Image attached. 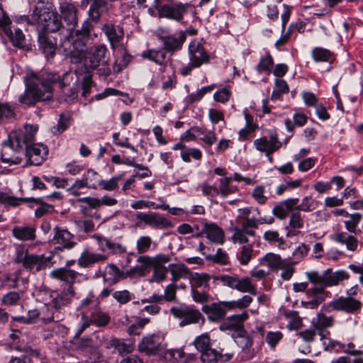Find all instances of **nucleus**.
I'll return each instance as SVG.
<instances>
[{"instance_id": "29", "label": "nucleus", "mask_w": 363, "mask_h": 363, "mask_svg": "<svg viewBox=\"0 0 363 363\" xmlns=\"http://www.w3.org/2000/svg\"><path fill=\"white\" fill-rule=\"evenodd\" d=\"M100 307L99 298L93 291H90L86 297L83 298L77 306V311L80 313L91 314L95 311L96 308Z\"/></svg>"}, {"instance_id": "32", "label": "nucleus", "mask_w": 363, "mask_h": 363, "mask_svg": "<svg viewBox=\"0 0 363 363\" xmlns=\"http://www.w3.org/2000/svg\"><path fill=\"white\" fill-rule=\"evenodd\" d=\"M106 348L113 347L120 354L125 355L130 353L134 349V343L131 340H121L116 337H111L105 346Z\"/></svg>"}, {"instance_id": "17", "label": "nucleus", "mask_w": 363, "mask_h": 363, "mask_svg": "<svg viewBox=\"0 0 363 363\" xmlns=\"http://www.w3.org/2000/svg\"><path fill=\"white\" fill-rule=\"evenodd\" d=\"M189 60L197 66H201L209 61V55L202 43L193 40L189 45Z\"/></svg>"}, {"instance_id": "38", "label": "nucleus", "mask_w": 363, "mask_h": 363, "mask_svg": "<svg viewBox=\"0 0 363 363\" xmlns=\"http://www.w3.org/2000/svg\"><path fill=\"white\" fill-rule=\"evenodd\" d=\"M13 236L21 241H31L35 238V228L33 226H15L12 229Z\"/></svg>"}, {"instance_id": "8", "label": "nucleus", "mask_w": 363, "mask_h": 363, "mask_svg": "<svg viewBox=\"0 0 363 363\" xmlns=\"http://www.w3.org/2000/svg\"><path fill=\"white\" fill-rule=\"evenodd\" d=\"M172 314L181 319L179 325L183 327L190 324H196L201 320L204 322V318L201 313L196 308L189 306L174 307L171 308Z\"/></svg>"}, {"instance_id": "27", "label": "nucleus", "mask_w": 363, "mask_h": 363, "mask_svg": "<svg viewBox=\"0 0 363 363\" xmlns=\"http://www.w3.org/2000/svg\"><path fill=\"white\" fill-rule=\"evenodd\" d=\"M164 359L169 363H189L195 359L192 354H186L182 349L167 350L163 353Z\"/></svg>"}, {"instance_id": "31", "label": "nucleus", "mask_w": 363, "mask_h": 363, "mask_svg": "<svg viewBox=\"0 0 363 363\" xmlns=\"http://www.w3.org/2000/svg\"><path fill=\"white\" fill-rule=\"evenodd\" d=\"M160 338L155 335L144 337L138 345V350L147 354H156L161 351Z\"/></svg>"}, {"instance_id": "5", "label": "nucleus", "mask_w": 363, "mask_h": 363, "mask_svg": "<svg viewBox=\"0 0 363 363\" xmlns=\"http://www.w3.org/2000/svg\"><path fill=\"white\" fill-rule=\"evenodd\" d=\"M215 281H219L224 286L236 290L241 293H248L249 295L257 294V289L255 284L249 277H240L238 274H224L214 277Z\"/></svg>"}, {"instance_id": "13", "label": "nucleus", "mask_w": 363, "mask_h": 363, "mask_svg": "<svg viewBox=\"0 0 363 363\" xmlns=\"http://www.w3.org/2000/svg\"><path fill=\"white\" fill-rule=\"evenodd\" d=\"M203 235L213 244L223 245L225 242V233L215 223H204L201 231L197 232L193 237L200 238Z\"/></svg>"}, {"instance_id": "2", "label": "nucleus", "mask_w": 363, "mask_h": 363, "mask_svg": "<svg viewBox=\"0 0 363 363\" xmlns=\"http://www.w3.org/2000/svg\"><path fill=\"white\" fill-rule=\"evenodd\" d=\"M72 78V74L69 72L61 77L57 73L28 71L23 77L26 88L19 96L18 101L26 106H33L39 101H49L53 96L52 85L59 83L60 88L65 89Z\"/></svg>"}, {"instance_id": "49", "label": "nucleus", "mask_w": 363, "mask_h": 363, "mask_svg": "<svg viewBox=\"0 0 363 363\" xmlns=\"http://www.w3.org/2000/svg\"><path fill=\"white\" fill-rule=\"evenodd\" d=\"M231 240L233 242L244 244L248 242L247 236H254L255 233L253 230H245L242 227H235Z\"/></svg>"}, {"instance_id": "4", "label": "nucleus", "mask_w": 363, "mask_h": 363, "mask_svg": "<svg viewBox=\"0 0 363 363\" xmlns=\"http://www.w3.org/2000/svg\"><path fill=\"white\" fill-rule=\"evenodd\" d=\"M27 19L29 24L38 25L42 28V31L47 33H55L62 27L60 16L43 1L35 4Z\"/></svg>"}, {"instance_id": "30", "label": "nucleus", "mask_w": 363, "mask_h": 363, "mask_svg": "<svg viewBox=\"0 0 363 363\" xmlns=\"http://www.w3.org/2000/svg\"><path fill=\"white\" fill-rule=\"evenodd\" d=\"M74 235L67 230L60 229L58 227L54 228L53 240L65 249L73 248L77 242L73 240Z\"/></svg>"}, {"instance_id": "63", "label": "nucleus", "mask_w": 363, "mask_h": 363, "mask_svg": "<svg viewBox=\"0 0 363 363\" xmlns=\"http://www.w3.org/2000/svg\"><path fill=\"white\" fill-rule=\"evenodd\" d=\"M306 275L309 281L319 287L318 290H323L325 288V272L323 274H320L318 272H307Z\"/></svg>"}, {"instance_id": "23", "label": "nucleus", "mask_w": 363, "mask_h": 363, "mask_svg": "<svg viewBox=\"0 0 363 363\" xmlns=\"http://www.w3.org/2000/svg\"><path fill=\"white\" fill-rule=\"evenodd\" d=\"M138 265L128 269L129 278L142 277L145 276L153 267L151 257L141 255L137 259Z\"/></svg>"}, {"instance_id": "46", "label": "nucleus", "mask_w": 363, "mask_h": 363, "mask_svg": "<svg viewBox=\"0 0 363 363\" xmlns=\"http://www.w3.org/2000/svg\"><path fill=\"white\" fill-rule=\"evenodd\" d=\"M238 340L237 344L242 348L247 359H252L255 357V351L252 346V340L245 333L241 335H237Z\"/></svg>"}, {"instance_id": "26", "label": "nucleus", "mask_w": 363, "mask_h": 363, "mask_svg": "<svg viewBox=\"0 0 363 363\" xmlns=\"http://www.w3.org/2000/svg\"><path fill=\"white\" fill-rule=\"evenodd\" d=\"M74 290L72 285L63 289L60 293H58L55 297H52L50 301L55 310L62 311L63 307L69 306L74 297Z\"/></svg>"}, {"instance_id": "64", "label": "nucleus", "mask_w": 363, "mask_h": 363, "mask_svg": "<svg viewBox=\"0 0 363 363\" xmlns=\"http://www.w3.org/2000/svg\"><path fill=\"white\" fill-rule=\"evenodd\" d=\"M113 298L120 304L123 305L130 302L133 298L134 295L128 290L124 289L121 291H115L112 294Z\"/></svg>"}, {"instance_id": "44", "label": "nucleus", "mask_w": 363, "mask_h": 363, "mask_svg": "<svg viewBox=\"0 0 363 363\" xmlns=\"http://www.w3.org/2000/svg\"><path fill=\"white\" fill-rule=\"evenodd\" d=\"M22 199L20 201V203L24 201H33L34 203L39 205L38 207L35 211V216L37 218H41L45 215L51 213L54 211V206L50 204H48L42 201L40 199H34V198H19Z\"/></svg>"}, {"instance_id": "41", "label": "nucleus", "mask_w": 363, "mask_h": 363, "mask_svg": "<svg viewBox=\"0 0 363 363\" xmlns=\"http://www.w3.org/2000/svg\"><path fill=\"white\" fill-rule=\"evenodd\" d=\"M186 40V33L180 32L179 37L167 36L163 38L164 49L167 51L173 52L181 49L184 42Z\"/></svg>"}, {"instance_id": "36", "label": "nucleus", "mask_w": 363, "mask_h": 363, "mask_svg": "<svg viewBox=\"0 0 363 363\" xmlns=\"http://www.w3.org/2000/svg\"><path fill=\"white\" fill-rule=\"evenodd\" d=\"M252 298L250 295H244L238 300L220 301L225 313L228 311H232L235 309L242 310L246 308L252 303Z\"/></svg>"}, {"instance_id": "11", "label": "nucleus", "mask_w": 363, "mask_h": 363, "mask_svg": "<svg viewBox=\"0 0 363 363\" xmlns=\"http://www.w3.org/2000/svg\"><path fill=\"white\" fill-rule=\"evenodd\" d=\"M254 145L257 150L264 152L269 162L272 163L273 158L271 155L281 147V143L278 140L276 133H272L269 139L267 137H262L255 140Z\"/></svg>"}, {"instance_id": "56", "label": "nucleus", "mask_w": 363, "mask_h": 363, "mask_svg": "<svg viewBox=\"0 0 363 363\" xmlns=\"http://www.w3.org/2000/svg\"><path fill=\"white\" fill-rule=\"evenodd\" d=\"M316 208L315 200L310 196L303 197L300 204L296 203L294 210L308 213Z\"/></svg>"}, {"instance_id": "51", "label": "nucleus", "mask_w": 363, "mask_h": 363, "mask_svg": "<svg viewBox=\"0 0 363 363\" xmlns=\"http://www.w3.org/2000/svg\"><path fill=\"white\" fill-rule=\"evenodd\" d=\"M94 324L97 327H105L111 321V316L108 313L101 311V307L96 308L95 311L91 313Z\"/></svg>"}, {"instance_id": "24", "label": "nucleus", "mask_w": 363, "mask_h": 363, "mask_svg": "<svg viewBox=\"0 0 363 363\" xmlns=\"http://www.w3.org/2000/svg\"><path fill=\"white\" fill-rule=\"evenodd\" d=\"M303 216L299 211H293L289 215L288 225L286 226V235L288 238L297 236L301 233L300 230L304 227Z\"/></svg>"}, {"instance_id": "58", "label": "nucleus", "mask_w": 363, "mask_h": 363, "mask_svg": "<svg viewBox=\"0 0 363 363\" xmlns=\"http://www.w3.org/2000/svg\"><path fill=\"white\" fill-rule=\"evenodd\" d=\"M80 314L81 319L78 323V326L74 335L76 337H80V335L85 331V330L94 324L93 318H91V314H85L84 313Z\"/></svg>"}, {"instance_id": "35", "label": "nucleus", "mask_w": 363, "mask_h": 363, "mask_svg": "<svg viewBox=\"0 0 363 363\" xmlns=\"http://www.w3.org/2000/svg\"><path fill=\"white\" fill-rule=\"evenodd\" d=\"M202 311L208 315V319L211 321H218L223 319L225 316V313L220 301L211 305L203 306Z\"/></svg>"}, {"instance_id": "53", "label": "nucleus", "mask_w": 363, "mask_h": 363, "mask_svg": "<svg viewBox=\"0 0 363 363\" xmlns=\"http://www.w3.org/2000/svg\"><path fill=\"white\" fill-rule=\"evenodd\" d=\"M348 217H350V220L344 221L345 228L350 233H354L355 235L360 233V230H357V227L360 223L361 219L362 218V214L359 213H354L352 214H350Z\"/></svg>"}, {"instance_id": "21", "label": "nucleus", "mask_w": 363, "mask_h": 363, "mask_svg": "<svg viewBox=\"0 0 363 363\" xmlns=\"http://www.w3.org/2000/svg\"><path fill=\"white\" fill-rule=\"evenodd\" d=\"M101 30L107 37L111 48L114 50L123 38V28L119 25L108 22L102 26Z\"/></svg>"}, {"instance_id": "39", "label": "nucleus", "mask_w": 363, "mask_h": 363, "mask_svg": "<svg viewBox=\"0 0 363 363\" xmlns=\"http://www.w3.org/2000/svg\"><path fill=\"white\" fill-rule=\"evenodd\" d=\"M169 272L172 275L171 280L174 284L181 279L188 278L191 274L188 267L184 264H170Z\"/></svg>"}, {"instance_id": "19", "label": "nucleus", "mask_w": 363, "mask_h": 363, "mask_svg": "<svg viewBox=\"0 0 363 363\" xmlns=\"http://www.w3.org/2000/svg\"><path fill=\"white\" fill-rule=\"evenodd\" d=\"M29 274L24 269H18L4 275V282L9 287L18 289L28 284Z\"/></svg>"}, {"instance_id": "9", "label": "nucleus", "mask_w": 363, "mask_h": 363, "mask_svg": "<svg viewBox=\"0 0 363 363\" xmlns=\"http://www.w3.org/2000/svg\"><path fill=\"white\" fill-rule=\"evenodd\" d=\"M137 225L142 224L156 229H164L170 227L171 222L162 216L153 212H138L135 214Z\"/></svg>"}, {"instance_id": "47", "label": "nucleus", "mask_w": 363, "mask_h": 363, "mask_svg": "<svg viewBox=\"0 0 363 363\" xmlns=\"http://www.w3.org/2000/svg\"><path fill=\"white\" fill-rule=\"evenodd\" d=\"M211 276L208 274H199L197 272L191 274L190 283L191 289L209 286Z\"/></svg>"}, {"instance_id": "42", "label": "nucleus", "mask_w": 363, "mask_h": 363, "mask_svg": "<svg viewBox=\"0 0 363 363\" xmlns=\"http://www.w3.org/2000/svg\"><path fill=\"white\" fill-rule=\"evenodd\" d=\"M78 273L74 270L67 268H58L50 272L52 278L60 279L69 284L73 283L77 279Z\"/></svg>"}, {"instance_id": "54", "label": "nucleus", "mask_w": 363, "mask_h": 363, "mask_svg": "<svg viewBox=\"0 0 363 363\" xmlns=\"http://www.w3.org/2000/svg\"><path fill=\"white\" fill-rule=\"evenodd\" d=\"M142 57L148 59L157 65H162L165 60L166 53L162 50H150L141 54Z\"/></svg>"}, {"instance_id": "52", "label": "nucleus", "mask_w": 363, "mask_h": 363, "mask_svg": "<svg viewBox=\"0 0 363 363\" xmlns=\"http://www.w3.org/2000/svg\"><path fill=\"white\" fill-rule=\"evenodd\" d=\"M274 65V60L269 53H267L265 56L260 58L259 63L256 67V70L258 73H268L269 74Z\"/></svg>"}, {"instance_id": "18", "label": "nucleus", "mask_w": 363, "mask_h": 363, "mask_svg": "<svg viewBox=\"0 0 363 363\" xmlns=\"http://www.w3.org/2000/svg\"><path fill=\"white\" fill-rule=\"evenodd\" d=\"M102 277L105 283L113 285L121 280L129 278V274L128 270H121L116 264L111 263L105 267L102 272Z\"/></svg>"}, {"instance_id": "7", "label": "nucleus", "mask_w": 363, "mask_h": 363, "mask_svg": "<svg viewBox=\"0 0 363 363\" xmlns=\"http://www.w3.org/2000/svg\"><path fill=\"white\" fill-rule=\"evenodd\" d=\"M362 307V303L351 297L340 296L325 306V310L330 313L333 311H344L347 313H356Z\"/></svg>"}, {"instance_id": "15", "label": "nucleus", "mask_w": 363, "mask_h": 363, "mask_svg": "<svg viewBox=\"0 0 363 363\" xmlns=\"http://www.w3.org/2000/svg\"><path fill=\"white\" fill-rule=\"evenodd\" d=\"M191 7L189 4H174L172 5H164L159 10L160 17L173 19L178 22L183 19L184 15Z\"/></svg>"}, {"instance_id": "20", "label": "nucleus", "mask_w": 363, "mask_h": 363, "mask_svg": "<svg viewBox=\"0 0 363 363\" xmlns=\"http://www.w3.org/2000/svg\"><path fill=\"white\" fill-rule=\"evenodd\" d=\"M61 16L67 24V31L74 29L78 23L77 9L72 3L62 2L60 6Z\"/></svg>"}, {"instance_id": "10", "label": "nucleus", "mask_w": 363, "mask_h": 363, "mask_svg": "<svg viewBox=\"0 0 363 363\" xmlns=\"http://www.w3.org/2000/svg\"><path fill=\"white\" fill-rule=\"evenodd\" d=\"M71 343L76 350L89 355V359L91 362L100 361L101 357L91 338L89 337H80L74 335L71 340Z\"/></svg>"}, {"instance_id": "59", "label": "nucleus", "mask_w": 363, "mask_h": 363, "mask_svg": "<svg viewBox=\"0 0 363 363\" xmlns=\"http://www.w3.org/2000/svg\"><path fill=\"white\" fill-rule=\"evenodd\" d=\"M328 335H325V338L320 340L323 342L324 350L329 352H339L345 348V345L339 341L333 340L330 337H327Z\"/></svg>"}, {"instance_id": "28", "label": "nucleus", "mask_w": 363, "mask_h": 363, "mask_svg": "<svg viewBox=\"0 0 363 363\" xmlns=\"http://www.w3.org/2000/svg\"><path fill=\"white\" fill-rule=\"evenodd\" d=\"M56 40L48 33L40 31L38 34L39 49L46 57H52L55 54Z\"/></svg>"}, {"instance_id": "22", "label": "nucleus", "mask_w": 363, "mask_h": 363, "mask_svg": "<svg viewBox=\"0 0 363 363\" xmlns=\"http://www.w3.org/2000/svg\"><path fill=\"white\" fill-rule=\"evenodd\" d=\"M38 309L40 319L45 324L51 322H60L64 319V313L58 310H55V307L52 306L51 301L43 305Z\"/></svg>"}, {"instance_id": "34", "label": "nucleus", "mask_w": 363, "mask_h": 363, "mask_svg": "<svg viewBox=\"0 0 363 363\" xmlns=\"http://www.w3.org/2000/svg\"><path fill=\"white\" fill-rule=\"evenodd\" d=\"M107 259V257L100 253H91L84 252L78 259V265L81 267L89 268L91 267L95 263L104 262Z\"/></svg>"}, {"instance_id": "55", "label": "nucleus", "mask_w": 363, "mask_h": 363, "mask_svg": "<svg viewBox=\"0 0 363 363\" xmlns=\"http://www.w3.org/2000/svg\"><path fill=\"white\" fill-rule=\"evenodd\" d=\"M298 262H291L287 259H285L284 263L280 266L279 269L281 270L280 277L284 281H289L293 277L295 272V268L294 265Z\"/></svg>"}, {"instance_id": "50", "label": "nucleus", "mask_w": 363, "mask_h": 363, "mask_svg": "<svg viewBox=\"0 0 363 363\" xmlns=\"http://www.w3.org/2000/svg\"><path fill=\"white\" fill-rule=\"evenodd\" d=\"M7 35L9 36L11 42L13 45V46L18 48H24L26 45V38L25 35L23 33L22 30L19 28H14L13 30H9L6 31Z\"/></svg>"}, {"instance_id": "1", "label": "nucleus", "mask_w": 363, "mask_h": 363, "mask_svg": "<svg viewBox=\"0 0 363 363\" xmlns=\"http://www.w3.org/2000/svg\"><path fill=\"white\" fill-rule=\"evenodd\" d=\"M38 126L26 124L23 129L13 131L9 135L8 141L4 143L1 159L4 163L20 164L21 159L18 156H9V151L26 152L28 164L40 165L45 160L48 154V148L42 143H34L35 135Z\"/></svg>"}, {"instance_id": "48", "label": "nucleus", "mask_w": 363, "mask_h": 363, "mask_svg": "<svg viewBox=\"0 0 363 363\" xmlns=\"http://www.w3.org/2000/svg\"><path fill=\"white\" fill-rule=\"evenodd\" d=\"M89 9V16L94 22H98L101 17L100 10L106 9L107 2L106 0H91Z\"/></svg>"}, {"instance_id": "14", "label": "nucleus", "mask_w": 363, "mask_h": 363, "mask_svg": "<svg viewBox=\"0 0 363 363\" xmlns=\"http://www.w3.org/2000/svg\"><path fill=\"white\" fill-rule=\"evenodd\" d=\"M234 179L236 182H243L245 184H252L254 183L253 179L250 177H243L240 173L235 172L233 177H225L219 180V194L223 198L227 197L230 194L237 191V187L233 186L230 183Z\"/></svg>"}, {"instance_id": "45", "label": "nucleus", "mask_w": 363, "mask_h": 363, "mask_svg": "<svg viewBox=\"0 0 363 363\" xmlns=\"http://www.w3.org/2000/svg\"><path fill=\"white\" fill-rule=\"evenodd\" d=\"M285 259H282L280 255L269 252L259 259V263L266 264L273 271L279 269L280 266L284 263Z\"/></svg>"}, {"instance_id": "40", "label": "nucleus", "mask_w": 363, "mask_h": 363, "mask_svg": "<svg viewBox=\"0 0 363 363\" xmlns=\"http://www.w3.org/2000/svg\"><path fill=\"white\" fill-rule=\"evenodd\" d=\"M334 240L338 243L345 245L346 248L350 251H355L358 247L357 239L347 233L342 232L334 235Z\"/></svg>"}, {"instance_id": "62", "label": "nucleus", "mask_w": 363, "mask_h": 363, "mask_svg": "<svg viewBox=\"0 0 363 363\" xmlns=\"http://www.w3.org/2000/svg\"><path fill=\"white\" fill-rule=\"evenodd\" d=\"M311 55L315 62H327L331 57V52L325 48L316 47L312 52Z\"/></svg>"}, {"instance_id": "60", "label": "nucleus", "mask_w": 363, "mask_h": 363, "mask_svg": "<svg viewBox=\"0 0 363 363\" xmlns=\"http://www.w3.org/2000/svg\"><path fill=\"white\" fill-rule=\"evenodd\" d=\"M152 244V238L149 235L140 236L136 242L137 252L140 255L147 252Z\"/></svg>"}, {"instance_id": "16", "label": "nucleus", "mask_w": 363, "mask_h": 363, "mask_svg": "<svg viewBox=\"0 0 363 363\" xmlns=\"http://www.w3.org/2000/svg\"><path fill=\"white\" fill-rule=\"evenodd\" d=\"M108 49L104 44H98L90 48L86 54V60L89 61V67L95 69L100 65L106 64V55Z\"/></svg>"}, {"instance_id": "61", "label": "nucleus", "mask_w": 363, "mask_h": 363, "mask_svg": "<svg viewBox=\"0 0 363 363\" xmlns=\"http://www.w3.org/2000/svg\"><path fill=\"white\" fill-rule=\"evenodd\" d=\"M191 157L196 160H200L202 157V152L199 149L194 147H186L181 151V157L185 162H190Z\"/></svg>"}, {"instance_id": "25", "label": "nucleus", "mask_w": 363, "mask_h": 363, "mask_svg": "<svg viewBox=\"0 0 363 363\" xmlns=\"http://www.w3.org/2000/svg\"><path fill=\"white\" fill-rule=\"evenodd\" d=\"M299 203L298 198H289L276 204L272 208V214L280 220L285 219L289 213L294 211L296 203Z\"/></svg>"}, {"instance_id": "57", "label": "nucleus", "mask_w": 363, "mask_h": 363, "mask_svg": "<svg viewBox=\"0 0 363 363\" xmlns=\"http://www.w3.org/2000/svg\"><path fill=\"white\" fill-rule=\"evenodd\" d=\"M221 357V354L212 347L201 353L200 357L203 363H218Z\"/></svg>"}, {"instance_id": "33", "label": "nucleus", "mask_w": 363, "mask_h": 363, "mask_svg": "<svg viewBox=\"0 0 363 363\" xmlns=\"http://www.w3.org/2000/svg\"><path fill=\"white\" fill-rule=\"evenodd\" d=\"M334 318L332 316H327L324 313H318L316 320H313L314 328L317 330L320 337V340L325 338V335H330V332L325 331V329L333 325Z\"/></svg>"}, {"instance_id": "12", "label": "nucleus", "mask_w": 363, "mask_h": 363, "mask_svg": "<svg viewBox=\"0 0 363 363\" xmlns=\"http://www.w3.org/2000/svg\"><path fill=\"white\" fill-rule=\"evenodd\" d=\"M249 315L247 311L242 312L240 314H235L228 316L220 323L219 328L222 331H230L236 333V335H241L246 333L244 330L243 323L248 318Z\"/></svg>"}, {"instance_id": "37", "label": "nucleus", "mask_w": 363, "mask_h": 363, "mask_svg": "<svg viewBox=\"0 0 363 363\" xmlns=\"http://www.w3.org/2000/svg\"><path fill=\"white\" fill-rule=\"evenodd\" d=\"M349 274L345 270L333 272L330 269L325 271V288L337 285L342 280L349 279Z\"/></svg>"}, {"instance_id": "43", "label": "nucleus", "mask_w": 363, "mask_h": 363, "mask_svg": "<svg viewBox=\"0 0 363 363\" xmlns=\"http://www.w3.org/2000/svg\"><path fill=\"white\" fill-rule=\"evenodd\" d=\"M255 213L252 216L245 218L242 222L240 223V227L245 230H250V228H257L258 225L263 223L272 224L274 223V218H261Z\"/></svg>"}, {"instance_id": "6", "label": "nucleus", "mask_w": 363, "mask_h": 363, "mask_svg": "<svg viewBox=\"0 0 363 363\" xmlns=\"http://www.w3.org/2000/svg\"><path fill=\"white\" fill-rule=\"evenodd\" d=\"M51 257H45L43 255L30 254L23 248H18L15 257V262L21 264L23 267L31 272H38L47 267Z\"/></svg>"}, {"instance_id": "3", "label": "nucleus", "mask_w": 363, "mask_h": 363, "mask_svg": "<svg viewBox=\"0 0 363 363\" xmlns=\"http://www.w3.org/2000/svg\"><path fill=\"white\" fill-rule=\"evenodd\" d=\"M92 28L93 25L89 20L84 21L80 29L67 31L64 38L61 39L60 46L67 54L74 56L81 55L96 37L95 34L91 33Z\"/></svg>"}]
</instances>
